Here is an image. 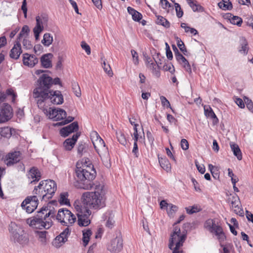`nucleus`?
<instances>
[{
	"mask_svg": "<svg viewBox=\"0 0 253 253\" xmlns=\"http://www.w3.org/2000/svg\"><path fill=\"white\" fill-rule=\"evenodd\" d=\"M77 163L76 173L79 180L81 181L83 186L81 188L84 189H91L94 186V192H85L83 195V202L88 208L95 210L100 209L106 205L105 193L103 185L94 183L93 180L95 178L96 172L93 166H88L86 165L79 167Z\"/></svg>",
	"mask_w": 253,
	"mask_h": 253,
	"instance_id": "1",
	"label": "nucleus"
},
{
	"mask_svg": "<svg viewBox=\"0 0 253 253\" xmlns=\"http://www.w3.org/2000/svg\"><path fill=\"white\" fill-rule=\"evenodd\" d=\"M55 215L54 209H49L47 206L42 207L37 214L27 219L26 223L31 227L39 229H48L53 225L51 218Z\"/></svg>",
	"mask_w": 253,
	"mask_h": 253,
	"instance_id": "2",
	"label": "nucleus"
},
{
	"mask_svg": "<svg viewBox=\"0 0 253 253\" xmlns=\"http://www.w3.org/2000/svg\"><path fill=\"white\" fill-rule=\"evenodd\" d=\"M38 86L33 90V97L40 109L44 110V105L49 88L52 85V78L46 74H42L38 80Z\"/></svg>",
	"mask_w": 253,
	"mask_h": 253,
	"instance_id": "3",
	"label": "nucleus"
},
{
	"mask_svg": "<svg viewBox=\"0 0 253 253\" xmlns=\"http://www.w3.org/2000/svg\"><path fill=\"white\" fill-rule=\"evenodd\" d=\"M8 230L11 234V240L14 243H18L22 246L28 244L29 239L27 234L15 222H11L10 223Z\"/></svg>",
	"mask_w": 253,
	"mask_h": 253,
	"instance_id": "4",
	"label": "nucleus"
},
{
	"mask_svg": "<svg viewBox=\"0 0 253 253\" xmlns=\"http://www.w3.org/2000/svg\"><path fill=\"white\" fill-rule=\"evenodd\" d=\"M186 238V235L185 234H181L180 227L175 226L171 234L169 245V249H173L172 253H182V251H179V249L182 246Z\"/></svg>",
	"mask_w": 253,
	"mask_h": 253,
	"instance_id": "5",
	"label": "nucleus"
},
{
	"mask_svg": "<svg viewBox=\"0 0 253 253\" xmlns=\"http://www.w3.org/2000/svg\"><path fill=\"white\" fill-rule=\"evenodd\" d=\"M75 209L77 211L78 225L81 227L88 226L90 223L91 211L86 207L80 205L76 206Z\"/></svg>",
	"mask_w": 253,
	"mask_h": 253,
	"instance_id": "6",
	"label": "nucleus"
},
{
	"mask_svg": "<svg viewBox=\"0 0 253 253\" xmlns=\"http://www.w3.org/2000/svg\"><path fill=\"white\" fill-rule=\"evenodd\" d=\"M56 218L63 225H72L76 220L75 215L66 209H60L58 210Z\"/></svg>",
	"mask_w": 253,
	"mask_h": 253,
	"instance_id": "7",
	"label": "nucleus"
},
{
	"mask_svg": "<svg viewBox=\"0 0 253 253\" xmlns=\"http://www.w3.org/2000/svg\"><path fill=\"white\" fill-rule=\"evenodd\" d=\"M39 200L37 196H28L21 203V207L29 213L33 212L37 208Z\"/></svg>",
	"mask_w": 253,
	"mask_h": 253,
	"instance_id": "8",
	"label": "nucleus"
},
{
	"mask_svg": "<svg viewBox=\"0 0 253 253\" xmlns=\"http://www.w3.org/2000/svg\"><path fill=\"white\" fill-rule=\"evenodd\" d=\"M90 139L96 151L98 153L102 150L108 148L106 146L103 140L100 137L96 131H93L90 133Z\"/></svg>",
	"mask_w": 253,
	"mask_h": 253,
	"instance_id": "9",
	"label": "nucleus"
},
{
	"mask_svg": "<svg viewBox=\"0 0 253 253\" xmlns=\"http://www.w3.org/2000/svg\"><path fill=\"white\" fill-rule=\"evenodd\" d=\"M13 116L12 108L8 103H4L0 107V124L9 121Z\"/></svg>",
	"mask_w": 253,
	"mask_h": 253,
	"instance_id": "10",
	"label": "nucleus"
},
{
	"mask_svg": "<svg viewBox=\"0 0 253 253\" xmlns=\"http://www.w3.org/2000/svg\"><path fill=\"white\" fill-rule=\"evenodd\" d=\"M123 239L121 236H117L112 239L107 246V249L112 253H118L123 249Z\"/></svg>",
	"mask_w": 253,
	"mask_h": 253,
	"instance_id": "11",
	"label": "nucleus"
},
{
	"mask_svg": "<svg viewBox=\"0 0 253 253\" xmlns=\"http://www.w3.org/2000/svg\"><path fill=\"white\" fill-rule=\"evenodd\" d=\"M70 232L69 228L67 227L55 238L52 242V245L56 248L61 247L67 241Z\"/></svg>",
	"mask_w": 253,
	"mask_h": 253,
	"instance_id": "12",
	"label": "nucleus"
},
{
	"mask_svg": "<svg viewBox=\"0 0 253 253\" xmlns=\"http://www.w3.org/2000/svg\"><path fill=\"white\" fill-rule=\"evenodd\" d=\"M45 180L46 193L43 195V200L45 201H47L52 198L57 189V185L55 182L52 180L49 179Z\"/></svg>",
	"mask_w": 253,
	"mask_h": 253,
	"instance_id": "13",
	"label": "nucleus"
},
{
	"mask_svg": "<svg viewBox=\"0 0 253 253\" xmlns=\"http://www.w3.org/2000/svg\"><path fill=\"white\" fill-rule=\"evenodd\" d=\"M36 25L33 29L35 37L36 40H38L40 37V33L43 30V24L44 23L46 22L47 21V18L45 16H38L36 18Z\"/></svg>",
	"mask_w": 253,
	"mask_h": 253,
	"instance_id": "14",
	"label": "nucleus"
},
{
	"mask_svg": "<svg viewBox=\"0 0 253 253\" xmlns=\"http://www.w3.org/2000/svg\"><path fill=\"white\" fill-rule=\"evenodd\" d=\"M49 99L50 102L56 105L61 104L63 103L64 99L63 96L59 90L50 91L48 93V96L46 98V101Z\"/></svg>",
	"mask_w": 253,
	"mask_h": 253,
	"instance_id": "15",
	"label": "nucleus"
},
{
	"mask_svg": "<svg viewBox=\"0 0 253 253\" xmlns=\"http://www.w3.org/2000/svg\"><path fill=\"white\" fill-rule=\"evenodd\" d=\"M38 59L35 55L24 53L23 54V62L25 66L32 68L38 63Z\"/></svg>",
	"mask_w": 253,
	"mask_h": 253,
	"instance_id": "16",
	"label": "nucleus"
},
{
	"mask_svg": "<svg viewBox=\"0 0 253 253\" xmlns=\"http://www.w3.org/2000/svg\"><path fill=\"white\" fill-rule=\"evenodd\" d=\"M21 160V153L19 151H15L9 153L6 157L5 163L7 166H10L18 163Z\"/></svg>",
	"mask_w": 253,
	"mask_h": 253,
	"instance_id": "17",
	"label": "nucleus"
},
{
	"mask_svg": "<svg viewBox=\"0 0 253 253\" xmlns=\"http://www.w3.org/2000/svg\"><path fill=\"white\" fill-rule=\"evenodd\" d=\"M22 50L19 41H16L13 47L10 51L9 56L11 58L17 60L19 58Z\"/></svg>",
	"mask_w": 253,
	"mask_h": 253,
	"instance_id": "18",
	"label": "nucleus"
},
{
	"mask_svg": "<svg viewBox=\"0 0 253 253\" xmlns=\"http://www.w3.org/2000/svg\"><path fill=\"white\" fill-rule=\"evenodd\" d=\"M27 175L29 178L33 179L30 183H35L38 182L41 178V173L37 167H33L28 171Z\"/></svg>",
	"mask_w": 253,
	"mask_h": 253,
	"instance_id": "19",
	"label": "nucleus"
},
{
	"mask_svg": "<svg viewBox=\"0 0 253 253\" xmlns=\"http://www.w3.org/2000/svg\"><path fill=\"white\" fill-rule=\"evenodd\" d=\"M80 135V134L77 132L74 134L71 138H69L66 139L63 143V146L65 149L68 151L71 150L73 148Z\"/></svg>",
	"mask_w": 253,
	"mask_h": 253,
	"instance_id": "20",
	"label": "nucleus"
},
{
	"mask_svg": "<svg viewBox=\"0 0 253 253\" xmlns=\"http://www.w3.org/2000/svg\"><path fill=\"white\" fill-rule=\"evenodd\" d=\"M114 218V215L112 211H107L103 215L102 219L106 220L105 225L107 228L112 229L114 226L115 221Z\"/></svg>",
	"mask_w": 253,
	"mask_h": 253,
	"instance_id": "21",
	"label": "nucleus"
},
{
	"mask_svg": "<svg viewBox=\"0 0 253 253\" xmlns=\"http://www.w3.org/2000/svg\"><path fill=\"white\" fill-rule=\"evenodd\" d=\"M177 61L182 65L183 67L189 74L192 73L191 66L188 60L180 52L175 55Z\"/></svg>",
	"mask_w": 253,
	"mask_h": 253,
	"instance_id": "22",
	"label": "nucleus"
},
{
	"mask_svg": "<svg viewBox=\"0 0 253 253\" xmlns=\"http://www.w3.org/2000/svg\"><path fill=\"white\" fill-rule=\"evenodd\" d=\"M97 153L101 157V159L105 167L108 168H110L111 166L110 162V159L108 148L105 150H102V151H101Z\"/></svg>",
	"mask_w": 253,
	"mask_h": 253,
	"instance_id": "23",
	"label": "nucleus"
},
{
	"mask_svg": "<svg viewBox=\"0 0 253 253\" xmlns=\"http://www.w3.org/2000/svg\"><path fill=\"white\" fill-rule=\"evenodd\" d=\"M53 57L51 53L43 54L41 58L42 66L45 68H49L52 66L51 60L50 59Z\"/></svg>",
	"mask_w": 253,
	"mask_h": 253,
	"instance_id": "24",
	"label": "nucleus"
},
{
	"mask_svg": "<svg viewBox=\"0 0 253 253\" xmlns=\"http://www.w3.org/2000/svg\"><path fill=\"white\" fill-rule=\"evenodd\" d=\"M7 95L12 96V102H14L16 97V94L14 92L11 88L7 89L5 93L0 91V104L4 102L6 98Z\"/></svg>",
	"mask_w": 253,
	"mask_h": 253,
	"instance_id": "25",
	"label": "nucleus"
},
{
	"mask_svg": "<svg viewBox=\"0 0 253 253\" xmlns=\"http://www.w3.org/2000/svg\"><path fill=\"white\" fill-rule=\"evenodd\" d=\"M248 45V42L246 39L244 37L240 38L239 52L243 55H247L248 54L249 49Z\"/></svg>",
	"mask_w": 253,
	"mask_h": 253,
	"instance_id": "26",
	"label": "nucleus"
},
{
	"mask_svg": "<svg viewBox=\"0 0 253 253\" xmlns=\"http://www.w3.org/2000/svg\"><path fill=\"white\" fill-rule=\"evenodd\" d=\"M15 132V129L8 126L0 128V134L3 137L10 138Z\"/></svg>",
	"mask_w": 253,
	"mask_h": 253,
	"instance_id": "27",
	"label": "nucleus"
},
{
	"mask_svg": "<svg viewBox=\"0 0 253 253\" xmlns=\"http://www.w3.org/2000/svg\"><path fill=\"white\" fill-rule=\"evenodd\" d=\"M43 184H44V182H42L41 181L38 186H35L33 191V193L36 195V196L40 197L42 200H43V195L45 193V190H43Z\"/></svg>",
	"mask_w": 253,
	"mask_h": 253,
	"instance_id": "28",
	"label": "nucleus"
},
{
	"mask_svg": "<svg viewBox=\"0 0 253 253\" xmlns=\"http://www.w3.org/2000/svg\"><path fill=\"white\" fill-rule=\"evenodd\" d=\"M159 162L161 167L167 172L171 170V165L169 160L166 158H159Z\"/></svg>",
	"mask_w": 253,
	"mask_h": 253,
	"instance_id": "29",
	"label": "nucleus"
},
{
	"mask_svg": "<svg viewBox=\"0 0 253 253\" xmlns=\"http://www.w3.org/2000/svg\"><path fill=\"white\" fill-rule=\"evenodd\" d=\"M91 234L92 232L89 229H84L83 231V242L84 246H86L88 243Z\"/></svg>",
	"mask_w": 253,
	"mask_h": 253,
	"instance_id": "30",
	"label": "nucleus"
},
{
	"mask_svg": "<svg viewBox=\"0 0 253 253\" xmlns=\"http://www.w3.org/2000/svg\"><path fill=\"white\" fill-rule=\"evenodd\" d=\"M230 147L232 151L233 152L234 155L237 157L239 160H241L242 159V155L240 149L238 145L236 144H230Z\"/></svg>",
	"mask_w": 253,
	"mask_h": 253,
	"instance_id": "31",
	"label": "nucleus"
},
{
	"mask_svg": "<svg viewBox=\"0 0 253 253\" xmlns=\"http://www.w3.org/2000/svg\"><path fill=\"white\" fill-rule=\"evenodd\" d=\"M155 62H152L149 64L148 68L152 70L153 73L157 77H159L160 76V72L159 70V63L155 60Z\"/></svg>",
	"mask_w": 253,
	"mask_h": 253,
	"instance_id": "32",
	"label": "nucleus"
},
{
	"mask_svg": "<svg viewBox=\"0 0 253 253\" xmlns=\"http://www.w3.org/2000/svg\"><path fill=\"white\" fill-rule=\"evenodd\" d=\"M53 42V37L49 33H45L42 41V43L45 46H49Z\"/></svg>",
	"mask_w": 253,
	"mask_h": 253,
	"instance_id": "33",
	"label": "nucleus"
},
{
	"mask_svg": "<svg viewBox=\"0 0 253 253\" xmlns=\"http://www.w3.org/2000/svg\"><path fill=\"white\" fill-rule=\"evenodd\" d=\"M157 19L156 21V23L157 24L162 25L166 28H169L170 27V23L167 19L160 15L157 16Z\"/></svg>",
	"mask_w": 253,
	"mask_h": 253,
	"instance_id": "34",
	"label": "nucleus"
},
{
	"mask_svg": "<svg viewBox=\"0 0 253 253\" xmlns=\"http://www.w3.org/2000/svg\"><path fill=\"white\" fill-rule=\"evenodd\" d=\"M186 1L194 11H200L201 9H203V7L198 3L196 0H186Z\"/></svg>",
	"mask_w": 253,
	"mask_h": 253,
	"instance_id": "35",
	"label": "nucleus"
},
{
	"mask_svg": "<svg viewBox=\"0 0 253 253\" xmlns=\"http://www.w3.org/2000/svg\"><path fill=\"white\" fill-rule=\"evenodd\" d=\"M68 194L67 192L62 193L60 194L59 199V203L61 205H65L70 206L69 200L68 199Z\"/></svg>",
	"mask_w": 253,
	"mask_h": 253,
	"instance_id": "36",
	"label": "nucleus"
},
{
	"mask_svg": "<svg viewBox=\"0 0 253 253\" xmlns=\"http://www.w3.org/2000/svg\"><path fill=\"white\" fill-rule=\"evenodd\" d=\"M30 32V29L27 25H24L22 28L20 33L18 35V38L17 41H20V39L22 37H24V38H26L27 36L28 35Z\"/></svg>",
	"mask_w": 253,
	"mask_h": 253,
	"instance_id": "37",
	"label": "nucleus"
},
{
	"mask_svg": "<svg viewBox=\"0 0 253 253\" xmlns=\"http://www.w3.org/2000/svg\"><path fill=\"white\" fill-rule=\"evenodd\" d=\"M72 88L75 94L77 97H80L81 95V91L78 83L76 82H72Z\"/></svg>",
	"mask_w": 253,
	"mask_h": 253,
	"instance_id": "38",
	"label": "nucleus"
},
{
	"mask_svg": "<svg viewBox=\"0 0 253 253\" xmlns=\"http://www.w3.org/2000/svg\"><path fill=\"white\" fill-rule=\"evenodd\" d=\"M35 233L36 234L37 236L39 238V240L42 243L45 244L46 242V235L47 233V232L46 231H35Z\"/></svg>",
	"mask_w": 253,
	"mask_h": 253,
	"instance_id": "39",
	"label": "nucleus"
},
{
	"mask_svg": "<svg viewBox=\"0 0 253 253\" xmlns=\"http://www.w3.org/2000/svg\"><path fill=\"white\" fill-rule=\"evenodd\" d=\"M49 110L48 111L47 109H45L44 107V110L43 109H42L44 113H47L48 112V115L50 119H54L55 120L56 118L57 117V115L58 114V110L56 109H51V108H49Z\"/></svg>",
	"mask_w": 253,
	"mask_h": 253,
	"instance_id": "40",
	"label": "nucleus"
},
{
	"mask_svg": "<svg viewBox=\"0 0 253 253\" xmlns=\"http://www.w3.org/2000/svg\"><path fill=\"white\" fill-rule=\"evenodd\" d=\"M169 209H167V213L169 217H173L174 214L178 210V207L172 204H169Z\"/></svg>",
	"mask_w": 253,
	"mask_h": 253,
	"instance_id": "41",
	"label": "nucleus"
},
{
	"mask_svg": "<svg viewBox=\"0 0 253 253\" xmlns=\"http://www.w3.org/2000/svg\"><path fill=\"white\" fill-rule=\"evenodd\" d=\"M116 135L119 142L124 146L126 145L127 142L124 134L121 131H120L119 132H116Z\"/></svg>",
	"mask_w": 253,
	"mask_h": 253,
	"instance_id": "42",
	"label": "nucleus"
},
{
	"mask_svg": "<svg viewBox=\"0 0 253 253\" xmlns=\"http://www.w3.org/2000/svg\"><path fill=\"white\" fill-rule=\"evenodd\" d=\"M66 127L71 133L77 131L79 129V125L77 122H74Z\"/></svg>",
	"mask_w": 253,
	"mask_h": 253,
	"instance_id": "43",
	"label": "nucleus"
},
{
	"mask_svg": "<svg viewBox=\"0 0 253 253\" xmlns=\"http://www.w3.org/2000/svg\"><path fill=\"white\" fill-rule=\"evenodd\" d=\"M230 18V22L234 24L237 25L238 26H240L243 22L242 19L241 17L237 16H234L231 17Z\"/></svg>",
	"mask_w": 253,
	"mask_h": 253,
	"instance_id": "44",
	"label": "nucleus"
},
{
	"mask_svg": "<svg viewBox=\"0 0 253 253\" xmlns=\"http://www.w3.org/2000/svg\"><path fill=\"white\" fill-rule=\"evenodd\" d=\"M218 6L222 10H230L232 8V4L231 2H229L228 4H226L220 1L218 3Z\"/></svg>",
	"mask_w": 253,
	"mask_h": 253,
	"instance_id": "45",
	"label": "nucleus"
},
{
	"mask_svg": "<svg viewBox=\"0 0 253 253\" xmlns=\"http://www.w3.org/2000/svg\"><path fill=\"white\" fill-rule=\"evenodd\" d=\"M67 113L66 112L62 109H59L58 110V114L55 120H63L64 118H66Z\"/></svg>",
	"mask_w": 253,
	"mask_h": 253,
	"instance_id": "46",
	"label": "nucleus"
},
{
	"mask_svg": "<svg viewBox=\"0 0 253 253\" xmlns=\"http://www.w3.org/2000/svg\"><path fill=\"white\" fill-rule=\"evenodd\" d=\"M185 210L187 213L189 214H193L200 211V209L198 208L197 206H193L192 207H188L185 208Z\"/></svg>",
	"mask_w": 253,
	"mask_h": 253,
	"instance_id": "47",
	"label": "nucleus"
},
{
	"mask_svg": "<svg viewBox=\"0 0 253 253\" xmlns=\"http://www.w3.org/2000/svg\"><path fill=\"white\" fill-rule=\"evenodd\" d=\"M86 147L83 142L79 143L77 148L78 154L82 156L85 152Z\"/></svg>",
	"mask_w": 253,
	"mask_h": 253,
	"instance_id": "48",
	"label": "nucleus"
},
{
	"mask_svg": "<svg viewBox=\"0 0 253 253\" xmlns=\"http://www.w3.org/2000/svg\"><path fill=\"white\" fill-rule=\"evenodd\" d=\"M244 101L246 104L247 107L253 113V102L248 97H245Z\"/></svg>",
	"mask_w": 253,
	"mask_h": 253,
	"instance_id": "49",
	"label": "nucleus"
},
{
	"mask_svg": "<svg viewBox=\"0 0 253 253\" xmlns=\"http://www.w3.org/2000/svg\"><path fill=\"white\" fill-rule=\"evenodd\" d=\"M240 203L239 198L238 196H233L231 203L232 208H237L239 209V204Z\"/></svg>",
	"mask_w": 253,
	"mask_h": 253,
	"instance_id": "50",
	"label": "nucleus"
},
{
	"mask_svg": "<svg viewBox=\"0 0 253 253\" xmlns=\"http://www.w3.org/2000/svg\"><path fill=\"white\" fill-rule=\"evenodd\" d=\"M160 100L161 101L162 105L163 106H166L167 108H170L172 111L174 112V110L171 108L170 104L168 100L164 96L160 97Z\"/></svg>",
	"mask_w": 253,
	"mask_h": 253,
	"instance_id": "51",
	"label": "nucleus"
},
{
	"mask_svg": "<svg viewBox=\"0 0 253 253\" xmlns=\"http://www.w3.org/2000/svg\"><path fill=\"white\" fill-rule=\"evenodd\" d=\"M174 6L176 13V16L178 18L181 17L183 15V12L181 8L180 5L178 3H174Z\"/></svg>",
	"mask_w": 253,
	"mask_h": 253,
	"instance_id": "52",
	"label": "nucleus"
},
{
	"mask_svg": "<svg viewBox=\"0 0 253 253\" xmlns=\"http://www.w3.org/2000/svg\"><path fill=\"white\" fill-rule=\"evenodd\" d=\"M215 224V222L213 219H209L206 221L205 226L207 228L211 231Z\"/></svg>",
	"mask_w": 253,
	"mask_h": 253,
	"instance_id": "53",
	"label": "nucleus"
},
{
	"mask_svg": "<svg viewBox=\"0 0 253 253\" xmlns=\"http://www.w3.org/2000/svg\"><path fill=\"white\" fill-rule=\"evenodd\" d=\"M102 67L104 71L108 74V75L112 76L113 75L112 71L109 64L107 65L105 61H104Z\"/></svg>",
	"mask_w": 253,
	"mask_h": 253,
	"instance_id": "54",
	"label": "nucleus"
},
{
	"mask_svg": "<svg viewBox=\"0 0 253 253\" xmlns=\"http://www.w3.org/2000/svg\"><path fill=\"white\" fill-rule=\"evenodd\" d=\"M22 43L23 47L27 49H30L33 47L31 42L26 38L24 39Z\"/></svg>",
	"mask_w": 253,
	"mask_h": 253,
	"instance_id": "55",
	"label": "nucleus"
},
{
	"mask_svg": "<svg viewBox=\"0 0 253 253\" xmlns=\"http://www.w3.org/2000/svg\"><path fill=\"white\" fill-rule=\"evenodd\" d=\"M205 115L207 117L210 118L214 113L212 109L210 107H204Z\"/></svg>",
	"mask_w": 253,
	"mask_h": 253,
	"instance_id": "56",
	"label": "nucleus"
},
{
	"mask_svg": "<svg viewBox=\"0 0 253 253\" xmlns=\"http://www.w3.org/2000/svg\"><path fill=\"white\" fill-rule=\"evenodd\" d=\"M211 232H214L216 236L223 232L222 227L219 225H216V224L213 226Z\"/></svg>",
	"mask_w": 253,
	"mask_h": 253,
	"instance_id": "57",
	"label": "nucleus"
},
{
	"mask_svg": "<svg viewBox=\"0 0 253 253\" xmlns=\"http://www.w3.org/2000/svg\"><path fill=\"white\" fill-rule=\"evenodd\" d=\"M82 48L84 49L87 55L90 54L91 51L90 48L88 44H87L85 42L83 41L81 42Z\"/></svg>",
	"mask_w": 253,
	"mask_h": 253,
	"instance_id": "58",
	"label": "nucleus"
},
{
	"mask_svg": "<svg viewBox=\"0 0 253 253\" xmlns=\"http://www.w3.org/2000/svg\"><path fill=\"white\" fill-rule=\"evenodd\" d=\"M131 53L132 56L134 64L135 65H137L139 62L138 53L133 49L131 50Z\"/></svg>",
	"mask_w": 253,
	"mask_h": 253,
	"instance_id": "59",
	"label": "nucleus"
},
{
	"mask_svg": "<svg viewBox=\"0 0 253 253\" xmlns=\"http://www.w3.org/2000/svg\"><path fill=\"white\" fill-rule=\"evenodd\" d=\"M70 133H71L69 131V130L67 128L66 126L62 128L60 130V135L64 137H67Z\"/></svg>",
	"mask_w": 253,
	"mask_h": 253,
	"instance_id": "60",
	"label": "nucleus"
},
{
	"mask_svg": "<svg viewBox=\"0 0 253 253\" xmlns=\"http://www.w3.org/2000/svg\"><path fill=\"white\" fill-rule=\"evenodd\" d=\"M181 147L184 150H186L189 148V143L185 139H182L181 140Z\"/></svg>",
	"mask_w": 253,
	"mask_h": 253,
	"instance_id": "61",
	"label": "nucleus"
},
{
	"mask_svg": "<svg viewBox=\"0 0 253 253\" xmlns=\"http://www.w3.org/2000/svg\"><path fill=\"white\" fill-rule=\"evenodd\" d=\"M164 68L166 71H169L171 74H173L175 71L174 66L172 64L165 65Z\"/></svg>",
	"mask_w": 253,
	"mask_h": 253,
	"instance_id": "62",
	"label": "nucleus"
},
{
	"mask_svg": "<svg viewBox=\"0 0 253 253\" xmlns=\"http://www.w3.org/2000/svg\"><path fill=\"white\" fill-rule=\"evenodd\" d=\"M142 18V14L137 11L136 13H135V14H132V19L135 21H139Z\"/></svg>",
	"mask_w": 253,
	"mask_h": 253,
	"instance_id": "63",
	"label": "nucleus"
},
{
	"mask_svg": "<svg viewBox=\"0 0 253 253\" xmlns=\"http://www.w3.org/2000/svg\"><path fill=\"white\" fill-rule=\"evenodd\" d=\"M160 4L164 9L171 7L172 5L167 0H160Z\"/></svg>",
	"mask_w": 253,
	"mask_h": 253,
	"instance_id": "64",
	"label": "nucleus"
}]
</instances>
